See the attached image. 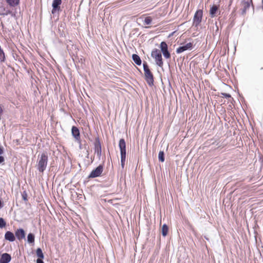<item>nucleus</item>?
<instances>
[{"instance_id": "f257e3e1", "label": "nucleus", "mask_w": 263, "mask_h": 263, "mask_svg": "<svg viewBox=\"0 0 263 263\" xmlns=\"http://www.w3.org/2000/svg\"><path fill=\"white\" fill-rule=\"evenodd\" d=\"M48 162V156L46 154L43 153L39 158L37 168L40 172L43 173L46 169Z\"/></svg>"}, {"instance_id": "f03ea898", "label": "nucleus", "mask_w": 263, "mask_h": 263, "mask_svg": "<svg viewBox=\"0 0 263 263\" xmlns=\"http://www.w3.org/2000/svg\"><path fill=\"white\" fill-rule=\"evenodd\" d=\"M143 65L145 80L149 86H152L154 84L153 75L151 72L147 63L144 62Z\"/></svg>"}, {"instance_id": "7ed1b4c3", "label": "nucleus", "mask_w": 263, "mask_h": 263, "mask_svg": "<svg viewBox=\"0 0 263 263\" xmlns=\"http://www.w3.org/2000/svg\"><path fill=\"white\" fill-rule=\"evenodd\" d=\"M151 56L155 59L156 63L160 67L163 66L162 55L161 52L157 49H155L152 51Z\"/></svg>"}, {"instance_id": "20e7f679", "label": "nucleus", "mask_w": 263, "mask_h": 263, "mask_svg": "<svg viewBox=\"0 0 263 263\" xmlns=\"http://www.w3.org/2000/svg\"><path fill=\"white\" fill-rule=\"evenodd\" d=\"M202 14V10H198L196 12L193 18V24L196 27L198 26L201 22Z\"/></svg>"}, {"instance_id": "39448f33", "label": "nucleus", "mask_w": 263, "mask_h": 263, "mask_svg": "<svg viewBox=\"0 0 263 263\" xmlns=\"http://www.w3.org/2000/svg\"><path fill=\"white\" fill-rule=\"evenodd\" d=\"M119 146L120 150L121 158L126 159V144L123 139L120 140Z\"/></svg>"}, {"instance_id": "423d86ee", "label": "nucleus", "mask_w": 263, "mask_h": 263, "mask_svg": "<svg viewBox=\"0 0 263 263\" xmlns=\"http://www.w3.org/2000/svg\"><path fill=\"white\" fill-rule=\"evenodd\" d=\"M0 14L1 15L6 16L9 14L12 17H15V13L12 11L8 7L4 6H0Z\"/></svg>"}, {"instance_id": "0eeeda50", "label": "nucleus", "mask_w": 263, "mask_h": 263, "mask_svg": "<svg viewBox=\"0 0 263 263\" xmlns=\"http://www.w3.org/2000/svg\"><path fill=\"white\" fill-rule=\"evenodd\" d=\"M103 171V166L100 165L95 170H93L90 175L89 178H96L101 175Z\"/></svg>"}, {"instance_id": "6e6552de", "label": "nucleus", "mask_w": 263, "mask_h": 263, "mask_svg": "<svg viewBox=\"0 0 263 263\" xmlns=\"http://www.w3.org/2000/svg\"><path fill=\"white\" fill-rule=\"evenodd\" d=\"M160 48L164 58L166 59L170 58L171 55L167 50V45L165 42H162L161 43Z\"/></svg>"}, {"instance_id": "1a4fd4ad", "label": "nucleus", "mask_w": 263, "mask_h": 263, "mask_svg": "<svg viewBox=\"0 0 263 263\" xmlns=\"http://www.w3.org/2000/svg\"><path fill=\"white\" fill-rule=\"evenodd\" d=\"M193 48V44L191 43H188L186 44L180 46L176 50L177 53H181L187 50H191Z\"/></svg>"}, {"instance_id": "9d476101", "label": "nucleus", "mask_w": 263, "mask_h": 263, "mask_svg": "<svg viewBox=\"0 0 263 263\" xmlns=\"http://www.w3.org/2000/svg\"><path fill=\"white\" fill-rule=\"evenodd\" d=\"M101 146L99 139H97L95 143V153L100 158L101 156Z\"/></svg>"}, {"instance_id": "9b49d317", "label": "nucleus", "mask_w": 263, "mask_h": 263, "mask_svg": "<svg viewBox=\"0 0 263 263\" xmlns=\"http://www.w3.org/2000/svg\"><path fill=\"white\" fill-rule=\"evenodd\" d=\"M62 3V0H53L52 6V13L53 14L57 11H59L60 9V5Z\"/></svg>"}, {"instance_id": "f8f14e48", "label": "nucleus", "mask_w": 263, "mask_h": 263, "mask_svg": "<svg viewBox=\"0 0 263 263\" xmlns=\"http://www.w3.org/2000/svg\"><path fill=\"white\" fill-rule=\"evenodd\" d=\"M11 259V257L8 253H4L2 255L0 259V263H9Z\"/></svg>"}, {"instance_id": "ddd939ff", "label": "nucleus", "mask_w": 263, "mask_h": 263, "mask_svg": "<svg viewBox=\"0 0 263 263\" xmlns=\"http://www.w3.org/2000/svg\"><path fill=\"white\" fill-rule=\"evenodd\" d=\"M15 236L19 240L22 239L25 237V231L22 229H19L15 231Z\"/></svg>"}, {"instance_id": "4468645a", "label": "nucleus", "mask_w": 263, "mask_h": 263, "mask_svg": "<svg viewBox=\"0 0 263 263\" xmlns=\"http://www.w3.org/2000/svg\"><path fill=\"white\" fill-rule=\"evenodd\" d=\"M251 2H246L244 1L242 2L241 3V7H242V14H245L247 10L248 9H249L250 7V3Z\"/></svg>"}, {"instance_id": "2eb2a0df", "label": "nucleus", "mask_w": 263, "mask_h": 263, "mask_svg": "<svg viewBox=\"0 0 263 263\" xmlns=\"http://www.w3.org/2000/svg\"><path fill=\"white\" fill-rule=\"evenodd\" d=\"M72 135L73 137L78 140L80 139V132L79 129L75 126H73L71 129Z\"/></svg>"}, {"instance_id": "dca6fc26", "label": "nucleus", "mask_w": 263, "mask_h": 263, "mask_svg": "<svg viewBox=\"0 0 263 263\" xmlns=\"http://www.w3.org/2000/svg\"><path fill=\"white\" fill-rule=\"evenodd\" d=\"M10 7H15L20 4V0H5Z\"/></svg>"}, {"instance_id": "f3484780", "label": "nucleus", "mask_w": 263, "mask_h": 263, "mask_svg": "<svg viewBox=\"0 0 263 263\" xmlns=\"http://www.w3.org/2000/svg\"><path fill=\"white\" fill-rule=\"evenodd\" d=\"M5 238L9 240V241L12 242L15 240V236L13 233L7 231L5 234Z\"/></svg>"}, {"instance_id": "a211bd4d", "label": "nucleus", "mask_w": 263, "mask_h": 263, "mask_svg": "<svg viewBox=\"0 0 263 263\" xmlns=\"http://www.w3.org/2000/svg\"><path fill=\"white\" fill-rule=\"evenodd\" d=\"M218 10V7L215 5H213L210 10V15L211 17H214Z\"/></svg>"}, {"instance_id": "6ab92c4d", "label": "nucleus", "mask_w": 263, "mask_h": 263, "mask_svg": "<svg viewBox=\"0 0 263 263\" xmlns=\"http://www.w3.org/2000/svg\"><path fill=\"white\" fill-rule=\"evenodd\" d=\"M132 58L134 62L138 65L141 64V60L139 55L136 54H134L132 55Z\"/></svg>"}, {"instance_id": "aec40b11", "label": "nucleus", "mask_w": 263, "mask_h": 263, "mask_svg": "<svg viewBox=\"0 0 263 263\" xmlns=\"http://www.w3.org/2000/svg\"><path fill=\"white\" fill-rule=\"evenodd\" d=\"M168 228L166 224H164L162 227V234L163 236H166L168 233Z\"/></svg>"}, {"instance_id": "412c9836", "label": "nucleus", "mask_w": 263, "mask_h": 263, "mask_svg": "<svg viewBox=\"0 0 263 263\" xmlns=\"http://www.w3.org/2000/svg\"><path fill=\"white\" fill-rule=\"evenodd\" d=\"M27 241L29 243H32L34 241V236L32 233H29L27 236Z\"/></svg>"}, {"instance_id": "4be33fe9", "label": "nucleus", "mask_w": 263, "mask_h": 263, "mask_svg": "<svg viewBox=\"0 0 263 263\" xmlns=\"http://www.w3.org/2000/svg\"><path fill=\"white\" fill-rule=\"evenodd\" d=\"M36 255L39 258H43L44 256L41 248H37L36 251Z\"/></svg>"}, {"instance_id": "5701e85b", "label": "nucleus", "mask_w": 263, "mask_h": 263, "mask_svg": "<svg viewBox=\"0 0 263 263\" xmlns=\"http://www.w3.org/2000/svg\"><path fill=\"white\" fill-rule=\"evenodd\" d=\"M159 160L162 162L164 161V154L163 151H160L158 154Z\"/></svg>"}, {"instance_id": "b1692460", "label": "nucleus", "mask_w": 263, "mask_h": 263, "mask_svg": "<svg viewBox=\"0 0 263 263\" xmlns=\"http://www.w3.org/2000/svg\"><path fill=\"white\" fill-rule=\"evenodd\" d=\"M152 22V18L150 16H147L144 20L145 25H150Z\"/></svg>"}, {"instance_id": "393cba45", "label": "nucleus", "mask_w": 263, "mask_h": 263, "mask_svg": "<svg viewBox=\"0 0 263 263\" xmlns=\"http://www.w3.org/2000/svg\"><path fill=\"white\" fill-rule=\"evenodd\" d=\"M6 225V223L3 218H0V228L5 227Z\"/></svg>"}, {"instance_id": "a878e982", "label": "nucleus", "mask_w": 263, "mask_h": 263, "mask_svg": "<svg viewBox=\"0 0 263 263\" xmlns=\"http://www.w3.org/2000/svg\"><path fill=\"white\" fill-rule=\"evenodd\" d=\"M125 160H126V159L121 158V166H122V168H123L124 166Z\"/></svg>"}, {"instance_id": "bb28decb", "label": "nucleus", "mask_w": 263, "mask_h": 263, "mask_svg": "<svg viewBox=\"0 0 263 263\" xmlns=\"http://www.w3.org/2000/svg\"><path fill=\"white\" fill-rule=\"evenodd\" d=\"M222 95L223 96H224L225 98H230L231 97L230 95H229L228 93H222Z\"/></svg>"}, {"instance_id": "cd10ccee", "label": "nucleus", "mask_w": 263, "mask_h": 263, "mask_svg": "<svg viewBox=\"0 0 263 263\" xmlns=\"http://www.w3.org/2000/svg\"><path fill=\"white\" fill-rule=\"evenodd\" d=\"M43 258H38L36 260V263H44V261L42 260Z\"/></svg>"}, {"instance_id": "c85d7f7f", "label": "nucleus", "mask_w": 263, "mask_h": 263, "mask_svg": "<svg viewBox=\"0 0 263 263\" xmlns=\"http://www.w3.org/2000/svg\"><path fill=\"white\" fill-rule=\"evenodd\" d=\"M4 158L3 156H0V164L3 163L4 162Z\"/></svg>"}, {"instance_id": "c756f323", "label": "nucleus", "mask_w": 263, "mask_h": 263, "mask_svg": "<svg viewBox=\"0 0 263 263\" xmlns=\"http://www.w3.org/2000/svg\"><path fill=\"white\" fill-rule=\"evenodd\" d=\"M4 153V148L3 147L0 146V155Z\"/></svg>"}, {"instance_id": "7c9ffc66", "label": "nucleus", "mask_w": 263, "mask_h": 263, "mask_svg": "<svg viewBox=\"0 0 263 263\" xmlns=\"http://www.w3.org/2000/svg\"><path fill=\"white\" fill-rule=\"evenodd\" d=\"M3 206L2 202L1 200H0V209H1Z\"/></svg>"}, {"instance_id": "2f4dec72", "label": "nucleus", "mask_w": 263, "mask_h": 263, "mask_svg": "<svg viewBox=\"0 0 263 263\" xmlns=\"http://www.w3.org/2000/svg\"><path fill=\"white\" fill-rule=\"evenodd\" d=\"M262 2H263V0H262Z\"/></svg>"}]
</instances>
